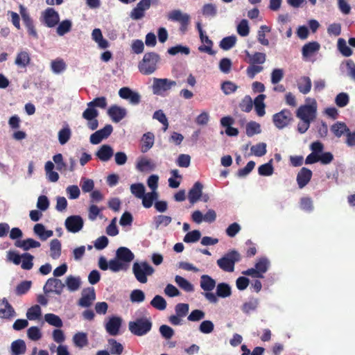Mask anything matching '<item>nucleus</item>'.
Masks as SVG:
<instances>
[{
	"mask_svg": "<svg viewBox=\"0 0 355 355\" xmlns=\"http://www.w3.org/2000/svg\"><path fill=\"white\" fill-rule=\"evenodd\" d=\"M216 284V281L208 275H202L200 277V286L205 292L214 290Z\"/></svg>",
	"mask_w": 355,
	"mask_h": 355,
	"instance_id": "obj_27",
	"label": "nucleus"
},
{
	"mask_svg": "<svg viewBox=\"0 0 355 355\" xmlns=\"http://www.w3.org/2000/svg\"><path fill=\"white\" fill-rule=\"evenodd\" d=\"M108 343L110 345L111 354L120 355L123 353V347L120 343H118L116 340L112 338L110 339Z\"/></svg>",
	"mask_w": 355,
	"mask_h": 355,
	"instance_id": "obj_56",
	"label": "nucleus"
},
{
	"mask_svg": "<svg viewBox=\"0 0 355 355\" xmlns=\"http://www.w3.org/2000/svg\"><path fill=\"white\" fill-rule=\"evenodd\" d=\"M159 198V194L157 191H151V192L145 193L142 200V205L145 208H150L153 205V202L157 200Z\"/></svg>",
	"mask_w": 355,
	"mask_h": 355,
	"instance_id": "obj_34",
	"label": "nucleus"
},
{
	"mask_svg": "<svg viewBox=\"0 0 355 355\" xmlns=\"http://www.w3.org/2000/svg\"><path fill=\"white\" fill-rule=\"evenodd\" d=\"M237 33L242 37H246L250 33L248 22L246 19H242L236 28Z\"/></svg>",
	"mask_w": 355,
	"mask_h": 355,
	"instance_id": "obj_58",
	"label": "nucleus"
},
{
	"mask_svg": "<svg viewBox=\"0 0 355 355\" xmlns=\"http://www.w3.org/2000/svg\"><path fill=\"white\" fill-rule=\"evenodd\" d=\"M113 130L111 125H106L103 128L96 131L90 136V142L92 144H98L103 139L107 138Z\"/></svg>",
	"mask_w": 355,
	"mask_h": 355,
	"instance_id": "obj_14",
	"label": "nucleus"
},
{
	"mask_svg": "<svg viewBox=\"0 0 355 355\" xmlns=\"http://www.w3.org/2000/svg\"><path fill=\"white\" fill-rule=\"evenodd\" d=\"M130 192L136 198L141 199L145 193L146 189L142 183H135L130 185Z\"/></svg>",
	"mask_w": 355,
	"mask_h": 355,
	"instance_id": "obj_48",
	"label": "nucleus"
},
{
	"mask_svg": "<svg viewBox=\"0 0 355 355\" xmlns=\"http://www.w3.org/2000/svg\"><path fill=\"white\" fill-rule=\"evenodd\" d=\"M71 131L68 125H66L58 133L59 143L61 145L65 144L70 139Z\"/></svg>",
	"mask_w": 355,
	"mask_h": 355,
	"instance_id": "obj_38",
	"label": "nucleus"
},
{
	"mask_svg": "<svg viewBox=\"0 0 355 355\" xmlns=\"http://www.w3.org/2000/svg\"><path fill=\"white\" fill-rule=\"evenodd\" d=\"M245 53L248 58V62L254 64H263L266 60V55L264 53L255 52L253 54L245 51Z\"/></svg>",
	"mask_w": 355,
	"mask_h": 355,
	"instance_id": "obj_26",
	"label": "nucleus"
},
{
	"mask_svg": "<svg viewBox=\"0 0 355 355\" xmlns=\"http://www.w3.org/2000/svg\"><path fill=\"white\" fill-rule=\"evenodd\" d=\"M176 284L186 292H193L194 291L193 285L185 278L176 275L175 278Z\"/></svg>",
	"mask_w": 355,
	"mask_h": 355,
	"instance_id": "obj_41",
	"label": "nucleus"
},
{
	"mask_svg": "<svg viewBox=\"0 0 355 355\" xmlns=\"http://www.w3.org/2000/svg\"><path fill=\"white\" fill-rule=\"evenodd\" d=\"M19 13L27 28L29 35L35 39H37L38 35L35 28L33 21L27 11V9L23 5L19 6Z\"/></svg>",
	"mask_w": 355,
	"mask_h": 355,
	"instance_id": "obj_10",
	"label": "nucleus"
},
{
	"mask_svg": "<svg viewBox=\"0 0 355 355\" xmlns=\"http://www.w3.org/2000/svg\"><path fill=\"white\" fill-rule=\"evenodd\" d=\"M7 258L15 265L21 264V266H33L34 257L28 253L19 255L15 252L10 251L7 253Z\"/></svg>",
	"mask_w": 355,
	"mask_h": 355,
	"instance_id": "obj_5",
	"label": "nucleus"
},
{
	"mask_svg": "<svg viewBox=\"0 0 355 355\" xmlns=\"http://www.w3.org/2000/svg\"><path fill=\"white\" fill-rule=\"evenodd\" d=\"M64 284L60 279L55 278H50L47 280L44 285L43 290L44 293H55L60 294L63 290Z\"/></svg>",
	"mask_w": 355,
	"mask_h": 355,
	"instance_id": "obj_15",
	"label": "nucleus"
},
{
	"mask_svg": "<svg viewBox=\"0 0 355 355\" xmlns=\"http://www.w3.org/2000/svg\"><path fill=\"white\" fill-rule=\"evenodd\" d=\"M268 268H250L243 271L242 274L254 278H263V274L267 271Z\"/></svg>",
	"mask_w": 355,
	"mask_h": 355,
	"instance_id": "obj_40",
	"label": "nucleus"
},
{
	"mask_svg": "<svg viewBox=\"0 0 355 355\" xmlns=\"http://www.w3.org/2000/svg\"><path fill=\"white\" fill-rule=\"evenodd\" d=\"M166 17L172 21H177L181 24V29L185 30L190 21V15L182 12L180 10H173L168 12Z\"/></svg>",
	"mask_w": 355,
	"mask_h": 355,
	"instance_id": "obj_7",
	"label": "nucleus"
},
{
	"mask_svg": "<svg viewBox=\"0 0 355 355\" xmlns=\"http://www.w3.org/2000/svg\"><path fill=\"white\" fill-rule=\"evenodd\" d=\"M31 281H23L17 285L15 293L17 295H21L26 293L31 287Z\"/></svg>",
	"mask_w": 355,
	"mask_h": 355,
	"instance_id": "obj_60",
	"label": "nucleus"
},
{
	"mask_svg": "<svg viewBox=\"0 0 355 355\" xmlns=\"http://www.w3.org/2000/svg\"><path fill=\"white\" fill-rule=\"evenodd\" d=\"M153 323L150 318L144 316L137 318L128 322L129 331L135 336H142L147 334L152 329Z\"/></svg>",
	"mask_w": 355,
	"mask_h": 355,
	"instance_id": "obj_2",
	"label": "nucleus"
},
{
	"mask_svg": "<svg viewBox=\"0 0 355 355\" xmlns=\"http://www.w3.org/2000/svg\"><path fill=\"white\" fill-rule=\"evenodd\" d=\"M338 47L340 53L346 57H349L352 54V49L347 45L345 40L340 38L338 40Z\"/></svg>",
	"mask_w": 355,
	"mask_h": 355,
	"instance_id": "obj_62",
	"label": "nucleus"
},
{
	"mask_svg": "<svg viewBox=\"0 0 355 355\" xmlns=\"http://www.w3.org/2000/svg\"><path fill=\"white\" fill-rule=\"evenodd\" d=\"M51 68L54 73L58 74L66 69V64L62 59H56L51 62Z\"/></svg>",
	"mask_w": 355,
	"mask_h": 355,
	"instance_id": "obj_50",
	"label": "nucleus"
},
{
	"mask_svg": "<svg viewBox=\"0 0 355 355\" xmlns=\"http://www.w3.org/2000/svg\"><path fill=\"white\" fill-rule=\"evenodd\" d=\"M44 320L49 324L58 328H60L63 325L62 321L60 319V318L53 313H46L44 315Z\"/></svg>",
	"mask_w": 355,
	"mask_h": 355,
	"instance_id": "obj_47",
	"label": "nucleus"
},
{
	"mask_svg": "<svg viewBox=\"0 0 355 355\" xmlns=\"http://www.w3.org/2000/svg\"><path fill=\"white\" fill-rule=\"evenodd\" d=\"M155 136L151 132H147L143 135L141 139V151L142 153H146L154 145Z\"/></svg>",
	"mask_w": 355,
	"mask_h": 355,
	"instance_id": "obj_30",
	"label": "nucleus"
},
{
	"mask_svg": "<svg viewBox=\"0 0 355 355\" xmlns=\"http://www.w3.org/2000/svg\"><path fill=\"white\" fill-rule=\"evenodd\" d=\"M201 236V233L199 230H193L188 232L184 237L185 243H195L197 242Z\"/></svg>",
	"mask_w": 355,
	"mask_h": 355,
	"instance_id": "obj_61",
	"label": "nucleus"
},
{
	"mask_svg": "<svg viewBox=\"0 0 355 355\" xmlns=\"http://www.w3.org/2000/svg\"><path fill=\"white\" fill-rule=\"evenodd\" d=\"M241 259V256L236 250H232L217 261L218 266H234Z\"/></svg>",
	"mask_w": 355,
	"mask_h": 355,
	"instance_id": "obj_13",
	"label": "nucleus"
},
{
	"mask_svg": "<svg viewBox=\"0 0 355 355\" xmlns=\"http://www.w3.org/2000/svg\"><path fill=\"white\" fill-rule=\"evenodd\" d=\"M73 341L75 345L80 348L85 347L88 344L87 334L83 332L76 333L73 337Z\"/></svg>",
	"mask_w": 355,
	"mask_h": 355,
	"instance_id": "obj_44",
	"label": "nucleus"
},
{
	"mask_svg": "<svg viewBox=\"0 0 355 355\" xmlns=\"http://www.w3.org/2000/svg\"><path fill=\"white\" fill-rule=\"evenodd\" d=\"M155 167V164L146 157H139L137 159L136 168L140 172L152 171Z\"/></svg>",
	"mask_w": 355,
	"mask_h": 355,
	"instance_id": "obj_18",
	"label": "nucleus"
},
{
	"mask_svg": "<svg viewBox=\"0 0 355 355\" xmlns=\"http://www.w3.org/2000/svg\"><path fill=\"white\" fill-rule=\"evenodd\" d=\"M331 131L337 137H340L349 132V128L344 123L337 122L331 128Z\"/></svg>",
	"mask_w": 355,
	"mask_h": 355,
	"instance_id": "obj_46",
	"label": "nucleus"
},
{
	"mask_svg": "<svg viewBox=\"0 0 355 355\" xmlns=\"http://www.w3.org/2000/svg\"><path fill=\"white\" fill-rule=\"evenodd\" d=\"M272 160L269 162L261 165L258 168V172L260 175L270 176L273 173V167L272 165Z\"/></svg>",
	"mask_w": 355,
	"mask_h": 355,
	"instance_id": "obj_57",
	"label": "nucleus"
},
{
	"mask_svg": "<svg viewBox=\"0 0 355 355\" xmlns=\"http://www.w3.org/2000/svg\"><path fill=\"white\" fill-rule=\"evenodd\" d=\"M96 299L94 288L85 289L82 292V296L78 300V304L82 307L90 306Z\"/></svg>",
	"mask_w": 355,
	"mask_h": 355,
	"instance_id": "obj_16",
	"label": "nucleus"
},
{
	"mask_svg": "<svg viewBox=\"0 0 355 355\" xmlns=\"http://www.w3.org/2000/svg\"><path fill=\"white\" fill-rule=\"evenodd\" d=\"M130 299L132 302L140 303L144 301L145 294L141 290L135 289L131 292Z\"/></svg>",
	"mask_w": 355,
	"mask_h": 355,
	"instance_id": "obj_59",
	"label": "nucleus"
},
{
	"mask_svg": "<svg viewBox=\"0 0 355 355\" xmlns=\"http://www.w3.org/2000/svg\"><path fill=\"white\" fill-rule=\"evenodd\" d=\"M72 27V22L71 20L65 19L61 21L56 29V33L60 36H63L66 33L70 32Z\"/></svg>",
	"mask_w": 355,
	"mask_h": 355,
	"instance_id": "obj_45",
	"label": "nucleus"
},
{
	"mask_svg": "<svg viewBox=\"0 0 355 355\" xmlns=\"http://www.w3.org/2000/svg\"><path fill=\"white\" fill-rule=\"evenodd\" d=\"M292 113L290 110L284 109L272 116V121L278 129H283L288 126L292 120Z\"/></svg>",
	"mask_w": 355,
	"mask_h": 355,
	"instance_id": "obj_6",
	"label": "nucleus"
},
{
	"mask_svg": "<svg viewBox=\"0 0 355 355\" xmlns=\"http://www.w3.org/2000/svg\"><path fill=\"white\" fill-rule=\"evenodd\" d=\"M84 221L81 216L78 215L70 216L65 219L64 226L68 232L77 233L83 227Z\"/></svg>",
	"mask_w": 355,
	"mask_h": 355,
	"instance_id": "obj_8",
	"label": "nucleus"
},
{
	"mask_svg": "<svg viewBox=\"0 0 355 355\" xmlns=\"http://www.w3.org/2000/svg\"><path fill=\"white\" fill-rule=\"evenodd\" d=\"M41 244L33 239H27L25 240H17L15 242V246L23 249L24 250H28L31 248H37L40 247Z\"/></svg>",
	"mask_w": 355,
	"mask_h": 355,
	"instance_id": "obj_29",
	"label": "nucleus"
},
{
	"mask_svg": "<svg viewBox=\"0 0 355 355\" xmlns=\"http://www.w3.org/2000/svg\"><path fill=\"white\" fill-rule=\"evenodd\" d=\"M232 294L231 287L226 283H219L216 286V295L220 297H227Z\"/></svg>",
	"mask_w": 355,
	"mask_h": 355,
	"instance_id": "obj_42",
	"label": "nucleus"
},
{
	"mask_svg": "<svg viewBox=\"0 0 355 355\" xmlns=\"http://www.w3.org/2000/svg\"><path fill=\"white\" fill-rule=\"evenodd\" d=\"M92 40L97 44L100 49H104L109 46L108 42L103 38L100 28H94L92 33Z\"/></svg>",
	"mask_w": 355,
	"mask_h": 355,
	"instance_id": "obj_28",
	"label": "nucleus"
},
{
	"mask_svg": "<svg viewBox=\"0 0 355 355\" xmlns=\"http://www.w3.org/2000/svg\"><path fill=\"white\" fill-rule=\"evenodd\" d=\"M66 192L69 199L75 200L79 198L80 190L77 185H70L66 188Z\"/></svg>",
	"mask_w": 355,
	"mask_h": 355,
	"instance_id": "obj_63",
	"label": "nucleus"
},
{
	"mask_svg": "<svg viewBox=\"0 0 355 355\" xmlns=\"http://www.w3.org/2000/svg\"><path fill=\"white\" fill-rule=\"evenodd\" d=\"M159 55L154 52L146 53L138 64L139 71L144 75H150L157 69Z\"/></svg>",
	"mask_w": 355,
	"mask_h": 355,
	"instance_id": "obj_1",
	"label": "nucleus"
},
{
	"mask_svg": "<svg viewBox=\"0 0 355 355\" xmlns=\"http://www.w3.org/2000/svg\"><path fill=\"white\" fill-rule=\"evenodd\" d=\"M41 308L36 304L29 308L26 313V317L30 320H34L40 318L41 315Z\"/></svg>",
	"mask_w": 355,
	"mask_h": 355,
	"instance_id": "obj_53",
	"label": "nucleus"
},
{
	"mask_svg": "<svg viewBox=\"0 0 355 355\" xmlns=\"http://www.w3.org/2000/svg\"><path fill=\"white\" fill-rule=\"evenodd\" d=\"M320 48V45L317 42H311L304 44L302 49V55L304 58H309L314 53L317 52Z\"/></svg>",
	"mask_w": 355,
	"mask_h": 355,
	"instance_id": "obj_33",
	"label": "nucleus"
},
{
	"mask_svg": "<svg viewBox=\"0 0 355 355\" xmlns=\"http://www.w3.org/2000/svg\"><path fill=\"white\" fill-rule=\"evenodd\" d=\"M98 115V112L92 106H87V108L83 113V117L87 121L88 128L92 130L98 128V123L96 119Z\"/></svg>",
	"mask_w": 355,
	"mask_h": 355,
	"instance_id": "obj_11",
	"label": "nucleus"
},
{
	"mask_svg": "<svg viewBox=\"0 0 355 355\" xmlns=\"http://www.w3.org/2000/svg\"><path fill=\"white\" fill-rule=\"evenodd\" d=\"M265 98H266V95L259 94V96H257L255 98V99L254 101L255 111L259 116H263L266 114V112H265L266 105L264 103Z\"/></svg>",
	"mask_w": 355,
	"mask_h": 355,
	"instance_id": "obj_36",
	"label": "nucleus"
},
{
	"mask_svg": "<svg viewBox=\"0 0 355 355\" xmlns=\"http://www.w3.org/2000/svg\"><path fill=\"white\" fill-rule=\"evenodd\" d=\"M312 176L311 170L303 167L297 175V182L300 188L305 187L310 181Z\"/></svg>",
	"mask_w": 355,
	"mask_h": 355,
	"instance_id": "obj_24",
	"label": "nucleus"
},
{
	"mask_svg": "<svg viewBox=\"0 0 355 355\" xmlns=\"http://www.w3.org/2000/svg\"><path fill=\"white\" fill-rule=\"evenodd\" d=\"M118 260L124 263H129L134 259V254L125 247H120L116 250Z\"/></svg>",
	"mask_w": 355,
	"mask_h": 355,
	"instance_id": "obj_23",
	"label": "nucleus"
},
{
	"mask_svg": "<svg viewBox=\"0 0 355 355\" xmlns=\"http://www.w3.org/2000/svg\"><path fill=\"white\" fill-rule=\"evenodd\" d=\"M126 113L127 111L125 108L117 105L111 106L107 110L108 115L115 123H118L122 120L125 116Z\"/></svg>",
	"mask_w": 355,
	"mask_h": 355,
	"instance_id": "obj_19",
	"label": "nucleus"
},
{
	"mask_svg": "<svg viewBox=\"0 0 355 355\" xmlns=\"http://www.w3.org/2000/svg\"><path fill=\"white\" fill-rule=\"evenodd\" d=\"M33 232L40 238V239L43 241L46 240L48 238H50L53 235L52 230H46L44 226L41 223L35 225Z\"/></svg>",
	"mask_w": 355,
	"mask_h": 355,
	"instance_id": "obj_32",
	"label": "nucleus"
},
{
	"mask_svg": "<svg viewBox=\"0 0 355 355\" xmlns=\"http://www.w3.org/2000/svg\"><path fill=\"white\" fill-rule=\"evenodd\" d=\"M349 101V95L345 92H341L338 94L335 98L336 104L340 107H343L346 106L348 104Z\"/></svg>",
	"mask_w": 355,
	"mask_h": 355,
	"instance_id": "obj_64",
	"label": "nucleus"
},
{
	"mask_svg": "<svg viewBox=\"0 0 355 355\" xmlns=\"http://www.w3.org/2000/svg\"><path fill=\"white\" fill-rule=\"evenodd\" d=\"M66 284L69 291H75L80 288V279L78 277L69 276L66 279Z\"/></svg>",
	"mask_w": 355,
	"mask_h": 355,
	"instance_id": "obj_54",
	"label": "nucleus"
},
{
	"mask_svg": "<svg viewBox=\"0 0 355 355\" xmlns=\"http://www.w3.org/2000/svg\"><path fill=\"white\" fill-rule=\"evenodd\" d=\"M96 156L102 162H107L114 155L112 147L108 144L101 146L95 153Z\"/></svg>",
	"mask_w": 355,
	"mask_h": 355,
	"instance_id": "obj_20",
	"label": "nucleus"
},
{
	"mask_svg": "<svg viewBox=\"0 0 355 355\" xmlns=\"http://www.w3.org/2000/svg\"><path fill=\"white\" fill-rule=\"evenodd\" d=\"M119 95L121 98L128 100L133 105H138L141 101V95L129 87L121 88L119 91Z\"/></svg>",
	"mask_w": 355,
	"mask_h": 355,
	"instance_id": "obj_12",
	"label": "nucleus"
},
{
	"mask_svg": "<svg viewBox=\"0 0 355 355\" xmlns=\"http://www.w3.org/2000/svg\"><path fill=\"white\" fill-rule=\"evenodd\" d=\"M172 221L171 216L159 215L154 217V223L156 229L167 227Z\"/></svg>",
	"mask_w": 355,
	"mask_h": 355,
	"instance_id": "obj_43",
	"label": "nucleus"
},
{
	"mask_svg": "<svg viewBox=\"0 0 355 355\" xmlns=\"http://www.w3.org/2000/svg\"><path fill=\"white\" fill-rule=\"evenodd\" d=\"M26 347L23 340H15L11 344L12 355H21L26 352Z\"/></svg>",
	"mask_w": 355,
	"mask_h": 355,
	"instance_id": "obj_37",
	"label": "nucleus"
},
{
	"mask_svg": "<svg viewBox=\"0 0 355 355\" xmlns=\"http://www.w3.org/2000/svg\"><path fill=\"white\" fill-rule=\"evenodd\" d=\"M311 80L307 76H302L297 81V88L303 94H306L311 91Z\"/></svg>",
	"mask_w": 355,
	"mask_h": 355,
	"instance_id": "obj_35",
	"label": "nucleus"
},
{
	"mask_svg": "<svg viewBox=\"0 0 355 355\" xmlns=\"http://www.w3.org/2000/svg\"><path fill=\"white\" fill-rule=\"evenodd\" d=\"M150 305L157 310L163 311L166 307V302L162 296L157 295L151 300Z\"/></svg>",
	"mask_w": 355,
	"mask_h": 355,
	"instance_id": "obj_52",
	"label": "nucleus"
},
{
	"mask_svg": "<svg viewBox=\"0 0 355 355\" xmlns=\"http://www.w3.org/2000/svg\"><path fill=\"white\" fill-rule=\"evenodd\" d=\"M50 250L49 255L53 259H58L61 255V243L57 239H54L50 241L49 243Z\"/></svg>",
	"mask_w": 355,
	"mask_h": 355,
	"instance_id": "obj_31",
	"label": "nucleus"
},
{
	"mask_svg": "<svg viewBox=\"0 0 355 355\" xmlns=\"http://www.w3.org/2000/svg\"><path fill=\"white\" fill-rule=\"evenodd\" d=\"M236 40L235 35L224 37L220 42V46L223 50H230L235 45Z\"/></svg>",
	"mask_w": 355,
	"mask_h": 355,
	"instance_id": "obj_49",
	"label": "nucleus"
},
{
	"mask_svg": "<svg viewBox=\"0 0 355 355\" xmlns=\"http://www.w3.org/2000/svg\"><path fill=\"white\" fill-rule=\"evenodd\" d=\"M31 62V56L26 51H19L15 60V64L19 68H26Z\"/></svg>",
	"mask_w": 355,
	"mask_h": 355,
	"instance_id": "obj_25",
	"label": "nucleus"
},
{
	"mask_svg": "<svg viewBox=\"0 0 355 355\" xmlns=\"http://www.w3.org/2000/svg\"><path fill=\"white\" fill-rule=\"evenodd\" d=\"M122 319L120 317L112 316L105 324L107 332L111 336L119 334L121 326Z\"/></svg>",
	"mask_w": 355,
	"mask_h": 355,
	"instance_id": "obj_17",
	"label": "nucleus"
},
{
	"mask_svg": "<svg viewBox=\"0 0 355 355\" xmlns=\"http://www.w3.org/2000/svg\"><path fill=\"white\" fill-rule=\"evenodd\" d=\"M306 103L301 105L296 112V116L300 120H308L313 121L317 114V102L315 99L307 98L305 100Z\"/></svg>",
	"mask_w": 355,
	"mask_h": 355,
	"instance_id": "obj_3",
	"label": "nucleus"
},
{
	"mask_svg": "<svg viewBox=\"0 0 355 355\" xmlns=\"http://www.w3.org/2000/svg\"><path fill=\"white\" fill-rule=\"evenodd\" d=\"M253 155L257 157H261L266 153V144L261 142L254 145L250 148Z\"/></svg>",
	"mask_w": 355,
	"mask_h": 355,
	"instance_id": "obj_55",
	"label": "nucleus"
},
{
	"mask_svg": "<svg viewBox=\"0 0 355 355\" xmlns=\"http://www.w3.org/2000/svg\"><path fill=\"white\" fill-rule=\"evenodd\" d=\"M202 184L199 182H196L189 190L188 198L191 204H194L200 200L202 193Z\"/></svg>",
	"mask_w": 355,
	"mask_h": 355,
	"instance_id": "obj_22",
	"label": "nucleus"
},
{
	"mask_svg": "<svg viewBox=\"0 0 355 355\" xmlns=\"http://www.w3.org/2000/svg\"><path fill=\"white\" fill-rule=\"evenodd\" d=\"M176 85V82L168 78H154L153 80L152 92L157 96H164L172 87Z\"/></svg>",
	"mask_w": 355,
	"mask_h": 355,
	"instance_id": "obj_4",
	"label": "nucleus"
},
{
	"mask_svg": "<svg viewBox=\"0 0 355 355\" xmlns=\"http://www.w3.org/2000/svg\"><path fill=\"white\" fill-rule=\"evenodd\" d=\"M42 18L44 24L49 28L54 27L60 21V15L52 8H48L42 12Z\"/></svg>",
	"mask_w": 355,
	"mask_h": 355,
	"instance_id": "obj_9",
	"label": "nucleus"
},
{
	"mask_svg": "<svg viewBox=\"0 0 355 355\" xmlns=\"http://www.w3.org/2000/svg\"><path fill=\"white\" fill-rule=\"evenodd\" d=\"M261 129L259 123L255 121H250L246 125V135L252 137L254 135L261 133Z\"/></svg>",
	"mask_w": 355,
	"mask_h": 355,
	"instance_id": "obj_51",
	"label": "nucleus"
},
{
	"mask_svg": "<svg viewBox=\"0 0 355 355\" xmlns=\"http://www.w3.org/2000/svg\"><path fill=\"white\" fill-rule=\"evenodd\" d=\"M259 305V300L257 298H250L248 301L243 303L241 307V310L243 313L249 314L250 312L254 311L257 309Z\"/></svg>",
	"mask_w": 355,
	"mask_h": 355,
	"instance_id": "obj_39",
	"label": "nucleus"
},
{
	"mask_svg": "<svg viewBox=\"0 0 355 355\" xmlns=\"http://www.w3.org/2000/svg\"><path fill=\"white\" fill-rule=\"evenodd\" d=\"M136 279L141 283L147 282V276L154 272V268H132Z\"/></svg>",
	"mask_w": 355,
	"mask_h": 355,
	"instance_id": "obj_21",
	"label": "nucleus"
}]
</instances>
